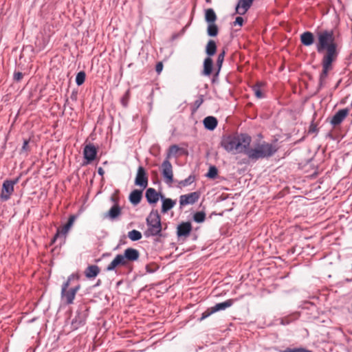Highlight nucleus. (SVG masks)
<instances>
[{
	"label": "nucleus",
	"mask_w": 352,
	"mask_h": 352,
	"mask_svg": "<svg viewBox=\"0 0 352 352\" xmlns=\"http://www.w3.org/2000/svg\"><path fill=\"white\" fill-rule=\"evenodd\" d=\"M126 265L129 262H133L138 260L140 257V253L136 249L129 248L124 251L123 254H121Z\"/></svg>",
	"instance_id": "9"
},
{
	"label": "nucleus",
	"mask_w": 352,
	"mask_h": 352,
	"mask_svg": "<svg viewBox=\"0 0 352 352\" xmlns=\"http://www.w3.org/2000/svg\"><path fill=\"white\" fill-rule=\"evenodd\" d=\"M254 0H239L236 7V12L239 14H244L252 6Z\"/></svg>",
	"instance_id": "14"
},
{
	"label": "nucleus",
	"mask_w": 352,
	"mask_h": 352,
	"mask_svg": "<svg viewBox=\"0 0 352 352\" xmlns=\"http://www.w3.org/2000/svg\"><path fill=\"white\" fill-rule=\"evenodd\" d=\"M213 61L211 58L208 57L204 62L203 74L204 76H210L212 74Z\"/></svg>",
	"instance_id": "21"
},
{
	"label": "nucleus",
	"mask_w": 352,
	"mask_h": 352,
	"mask_svg": "<svg viewBox=\"0 0 352 352\" xmlns=\"http://www.w3.org/2000/svg\"><path fill=\"white\" fill-rule=\"evenodd\" d=\"M129 238L133 241H138L142 238V234L140 231L136 230H133L128 233Z\"/></svg>",
	"instance_id": "29"
},
{
	"label": "nucleus",
	"mask_w": 352,
	"mask_h": 352,
	"mask_svg": "<svg viewBox=\"0 0 352 352\" xmlns=\"http://www.w3.org/2000/svg\"><path fill=\"white\" fill-rule=\"evenodd\" d=\"M163 69V63L162 62H159L157 63L155 66V70L157 74H160Z\"/></svg>",
	"instance_id": "43"
},
{
	"label": "nucleus",
	"mask_w": 352,
	"mask_h": 352,
	"mask_svg": "<svg viewBox=\"0 0 352 352\" xmlns=\"http://www.w3.org/2000/svg\"><path fill=\"white\" fill-rule=\"evenodd\" d=\"M310 131L313 132L315 131V126H311Z\"/></svg>",
	"instance_id": "48"
},
{
	"label": "nucleus",
	"mask_w": 352,
	"mask_h": 352,
	"mask_svg": "<svg viewBox=\"0 0 352 352\" xmlns=\"http://www.w3.org/2000/svg\"><path fill=\"white\" fill-rule=\"evenodd\" d=\"M233 302H234V300L228 299V300H226L225 302L216 304L213 307V308H214L215 312L221 311V310H224V309L231 307L233 305Z\"/></svg>",
	"instance_id": "23"
},
{
	"label": "nucleus",
	"mask_w": 352,
	"mask_h": 352,
	"mask_svg": "<svg viewBox=\"0 0 352 352\" xmlns=\"http://www.w3.org/2000/svg\"><path fill=\"white\" fill-rule=\"evenodd\" d=\"M146 172L143 167L140 166L138 170L137 175L136 176H145Z\"/></svg>",
	"instance_id": "44"
},
{
	"label": "nucleus",
	"mask_w": 352,
	"mask_h": 352,
	"mask_svg": "<svg viewBox=\"0 0 352 352\" xmlns=\"http://www.w3.org/2000/svg\"><path fill=\"white\" fill-rule=\"evenodd\" d=\"M168 160L166 158L161 166L163 176H173V166Z\"/></svg>",
	"instance_id": "19"
},
{
	"label": "nucleus",
	"mask_w": 352,
	"mask_h": 352,
	"mask_svg": "<svg viewBox=\"0 0 352 352\" xmlns=\"http://www.w3.org/2000/svg\"><path fill=\"white\" fill-rule=\"evenodd\" d=\"M217 168L215 166H210L208 172L206 174L205 176H217Z\"/></svg>",
	"instance_id": "40"
},
{
	"label": "nucleus",
	"mask_w": 352,
	"mask_h": 352,
	"mask_svg": "<svg viewBox=\"0 0 352 352\" xmlns=\"http://www.w3.org/2000/svg\"><path fill=\"white\" fill-rule=\"evenodd\" d=\"M250 142L251 137L247 134L241 133L225 137L221 142V145L228 152L245 153Z\"/></svg>",
	"instance_id": "2"
},
{
	"label": "nucleus",
	"mask_w": 352,
	"mask_h": 352,
	"mask_svg": "<svg viewBox=\"0 0 352 352\" xmlns=\"http://www.w3.org/2000/svg\"><path fill=\"white\" fill-rule=\"evenodd\" d=\"M173 177H166V180H167L166 182H168V183H169V182H171L173 181Z\"/></svg>",
	"instance_id": "47"
},
{
	"label": "nucleus",
	"mask_w": 352,
	"mask_h": 352,
	"mask_svg": "<svg viewBox=\"0 0 352 352\" xmlns=\"http://www.w3.org/2000/svg\"><path fill=\"white\" fill-rule=\"evenodd\" d=\"M147 229L144 232L146 237L162 236V226L157 210H152L146 218Z\"/></svg>",
	"instance_id": "4"
},
{
	"label": "nucleus",
	"mask_w": 352,
	"mask_h": 352,
	"mask_svg": "<svg viewBox=\"0 0 352 352\" xmlns=\"http://www.w3.org/2000/svg\"><path fill=\"white\" fill-rule=\"evenodd\" d=\"M349 110L348 109H340L331 119L330 123L334 127L340 125L345 118L349 116Z\"/></svg>",
	"instance_id": "8"
},
{
	"label": "nucleus",
	"mask_w": 352,
	"mask_h": 352,
	"mask_svg": "<svg viewBox=\"0 0 352 352\" xmlns=\"http://www.w3.org/2000/svg\"><path fill=\"white\" fill-rule=\"evenodd\" d=\"M216 51H217L216 43L212 40H210L208 42L207 45H206V54L208 56H213L216 53Z\"/></svg>",
	"instance_id": "27"
},
{
	"label": "nucleus",
	"mask_w": 352,
	"mask_h": 352,
	"mask_svg": "<svg viewBox=\"0 0 352 352\" xmlns=\"http://www.w3.org/2000/svg\"><path fill=\"white\" fill-rule=\"evenodd\" d=\"M243 23V19L241 16H237L234 22V25H239V26H242Z\"/></svg>",
	"instance_id": "42"
},
{
	"label": "nucleus",
	"mask_w": 352,
	"mask_h": 352,
	"mask_svg": "<svg viewBox=\"0 0 352 352\" xmlns=\"http://www.w3.org/2000/svg\"><path fill=\"white\" fill-rule=\"evenodd\" d=\"M127 265L125 263V260L122 257V254H117L113 261L107 266L106 270L108 272L116 271L117 268Z\"/></svg>",
	"instance_id": "10"
},
{
	"label": "nucleus",
	"mask_w": 352,
	"mask_h": 352,
	"mask_svg": "<svg viewBox=\"0 0 352 352\" xmlns=\"http://www.w3.org/2000/svg\"><path fill=\"white\" fill-rule=\"evenodd\" d=\"M252 90L254 91L255 96L257 98L260 99V98H263L264 95H263V91L261 89V86H260L259 83H257L256 85H254L252 87Z\"/></svg>",
	"instance_id": "33"
},
{
	"label": "nucleus",
	"mask_w": 352,
	"mask_h": 352,
	"mask_svg": "<svg viewBox=\"0 0 352 352\" xmlns=\"http://www.w3.org/2000/svg\"><path fill=\"white\" fill-rule=\"evenodd\" d=\"M129 98H130V90L128 89L121 100V102H122V104H123V106L126 107L127 105Z\"/></svg>",
	"instance_id": "39"
},
{
	"label": "nucleus",
	"mask_w": 352,
	"mask_h": 352,
	"mask_svg": "<svg viewBox=\"0 0 352 352\" xmlns=\"http://www.w3.org/2000/svg\"><path fill=\"white\" fill-rule=\"evenodd\" d=\"M142 199V191L138 190H135L131 192L129 199L130 201L133 204H138L140 202Z\"/></svg>",
	"instance_id": "26"
},
{
	"label": "nucleus",
	"mask_w": 352,
	"mask_h": 352,
	"mask_svg": "<svg viewBox=\"0 0 352 352\" xmlns=\"http://www.w3.org/2000/svg\"><path fill=\"white\" fill-rule=\"evenodd\" d=\"M185 155H187V151L184 148L179 147L176 144H173L169 147L166 158L170 159L171 157H179Z\"/></svg>",
	"instance_id": "11"
},
{
	"label": "nucleus",
	"mask_w": 352,
	"mask_h": 352,
	"mask_svg": "<svg viewBox=\"0 0 352 352\" xmlns=\"http://www.w3.org/2000/svg\"><path fill=\"white\" fill-rule=\"evenodd\" d=\"M19 182L18 178L15 179H6L4 181L0 195V197L3 201H7L14 192V186Z\"/></svg>",
	"instance_id": "6"
},
{
	"label": "nucleus",
	"mask_w": 352,
	"mask_h": 352,
	"mask_svg": "<svg viewBox=\"0 0 352 352\" xmlns=\"http://www.w3.org/2000/svg\"><path fill=\"white\" fill-rule=\"evenodd\" d=\"M215 313V311L213 308V307H210L208 309H207L203 314H202V316H201V320H204L205 318H208V316H210V315H212V314Z\"/></svg>",
	"instance_id": "37"
},
{
	"label": "nucleus",
	"mask_w": 352,
	"mask_h": 352,
	"mask_svg": "<svg viewBox=\"0 0 352 352\" xmlns=\"http://www.w3.org/2000/svg\"><path fill=\"white\" fill-rule=\"evenodd\" d=\"M193 219L197 223H202L206 219V213L204 212H197L193 215Z\"/></svg>",
	"instance_id": "31"
},
{
	"label": "nucleus",
	"mask_w": 352,
	"mask_h": 352,
	"mask_svg": "<svg viewBox=\"0 0 352 352\" xmlns=\"http://www.w3.org/2000/svg\"><path fill=\"white\" fill-rule=\"evenodd\" d=\"M316 50L322 55L321 60L322 72L319 77V88L326 84V80L330 71L333 69V63L338 56V44L335 41L332 30H324L318 33Z\"/></svg>",
	"instance_id": "1"
},
{
	"label": "nucleus",
	"mask_w": 352,
	"mask_h": 352,
	"mask_svg": "<svg viewBox=\"0 0 352 352\" xmlns=\"http://www.w3.org/2000/svg\"><path fill=\"white\" fill-rule=\"evenodd\" d=\"M76 218H77L76 215H74V214L71 215L68 219L67 223L66 224H65L63 226H62L61 228L58 229L57 233L56 234L54 240H55L60 234L66 235L67 234L68 231L69 230V229L73 226Z\"/></svg>",
	"instance_id": "13"
},
{
	"label": "nucleus",
	"mask_w": 352,
	"mask_h": 352,
	"mask_svg": "<svg viewBox=\"0 0 352 352\" xmlns=\"http://www.w3.org/2000/svg\"><path fill=\"white\" fill-rule=\"evenodd\" d=\"M218 27L215 23H209L207 28V33L210 36H216L218 34Z\"/></svg>",
	"instance_id": "28"
},
{
	"label": "nucleus",
	"mask_w": 352,
	"mask_h": 352,
	"mask_svg": "<svg viewBox=\"0 0 352 352\" xmlns=\"http://www.w3.org/2000/svg\"><path fill=\"white\" fill-rule=\"evenodd\" d=\"M175 205V201L169 198H164L162 202V212L166 213Z\"/></svg>",
	"instance_id": "24"
},
{
	"label": "nucleus",
	"mask_w": 352,
	"mask_h": 352,
	"mask_svg": "<svg viewBox=\"0 0 352 352\" xmlns=\"http://www.w3.org/2000/svg\"><path fill=\"white\" fill-rule=\"evenodd\" d=\"M215 313V311L213 308V307H210L208 309H207L203 314H202V316H201V320H204L205 318H208V316H210V315H212V314Z\"/></svg>",
	"instance_id": "38"
},
{
	"label": "nucleus",
	"mask_w": 352,
	"mask_h": 352,
	"mask_svg": "<svg viewBox=\"0 0 352 352\" xmlns=\"http://www.w3.org/2000/svg\"><path fill=\"white\" fill-rule=\"evenodd\" d=\"M217 17V15L212 8H208L206 10L205 19L206 22L209 23H214Z\"/></svg>",
	"instance_id": "25"
},
{
	"label": "nucleus",
	"mask_w": 352,
	"mask_h": 352,
	"mask_svg": "<svg viewBox=\"0 0 352 352\" xmlns=\"http://www.w3.org/2000/svg\"><path fill=\"white\" fill-rule=\"evenodd\" d=\"M206 1H207V2H210V0H206Z\"/></svg>",
	"instance_id": "50"
},
{
	"label": "nucleus",
	"mask_w": 352,
	"mask_h": 352,
	"mask_svg": "<svg viewBox=\"0 0 352 352\" xmlns=\"http://www.w3.org/2000/svg\"><path fill=\"white\" fill-rule=\"evenodd\" d=\"M28 143H29L28 140H24L23 146L21 148V153L22 152L27 153L29 151Z\"/></svg>",
	"instance_id": "41"
},
{
	"label": "nucleus",
	"mask_w": 352,
	"mask_h": 352,
	"mask_svg": "<svg viewBox=\"0 0 352 352\" xmlns=\"http://www.w3.org/2000/svg\"><path fill=\"white\" fill-rule=\"evenodd\" d=\"M278 151V147L275 144L262 142L255 144L252 148L248 147L245 154L250 159L258 160L268 158L272 156Z\"/></svg>",
	"instance_id": "3"
},
{
	"label": "nucleus",
	"mask_w": 352,
	"mask_h": 352,
	"mask_svg": "<svg viewBox=\"0 0 352 352\" xmlns=\"http://www.w3.org/2000/svg\"><path fill=\"white\" fill-rule=\"evenodd\" d=\"M23 74L21 72H16L14 75V78L16 81H20L23 78Z\"/></svg>",
	"instance_id": "45"
},
{
	"label": "nucleus",
	"mask_w": 352,
	"mask_h": 352,
	"mask_svg": "<svg viewBox=\"0 0 352 352\" xmlns=\"http://www.w3.org/2000/svg\"><path fill=\"white\" fill-rule=\"evenodd\" d=\"M147 201L151 204H155L159 200V194L154 188H149L146 192Z\"/></svg>",
	"instance_id": "18"
},
{
	"label": "nucleus",
	"mask_w": 352,
	"mask_h": 352,
	"mask_svg": "<svg viewBox=\"0 0 352 352\" xmlns=\"http://www.w3.org/2000/svg\"><path fill=\"white\" fill-rule=\"evenodd\" d=\"M280 352H312L311 351H309L308 349H306L303 347H298V348H287L283 351H281Z\"/></svg>",
	"instance_id": "36"
},
{
	"label": "nucleus",
	"mask_w": 352,
	"mask_h": 352,
	"mask_svg": "<svg viewBox=\"0 0 352 352\" xmlns=\"http://www.w3.org/2000/svg\"><path fill=\"white\" fill-rule=\"evenodd\" d=\"M98 173L100 175H103L104 174V170L102 168H100V167L98 168Z\"/></svg>",
	"instance_id": "46"
},
{
	"label": "nucleus",
	"mask_w": 352,
	"mask_h": 352,
	"mask_svg": "<svg viewBox=\"0 0 352 352\" xmlns=\"http://www.w3.org/2000/svg\"><path fill=\"white\" fill-rule=\"evenodd\" d=\"M300 41L305 46H310L314 43V36L311 32H305L300 35Z\"/></svg>",
	"instance_id": "16"
},
{
	"label": "nucleus",
	"mask_w": 352,
	"mask_h": 352,
	"mask_svg": "<svg viewBox=\"0 0 352 352\" xmlns=\"http://www.w3.org/2000/svg\"><path fill=\"white\" fill-rule=\"evenodd\" d=\"M225 57V51H223L218 55V58L217 60V71L215 74V76H218L219 71L222 67V64L224 60Z\"/></svg>",
	"instance_id": "30"
},
{
	"label": "nucleus",
	"mask_w": 352,
	"mask_h": 352,
	"mask_svg": "<svg viewBox=\"0 0 352 352\" xmlns=\"http://www.w3.org/2000/svg\"><path fill=\"white\" fill-rule=\"evenodd\" d=\"M351 107H352V100H351Z\"/></svg>",
	"instance_id": "49"
},
{
	"label": "nucleus",
	"mask_w": 352,
	"mask_h": 352,
	"mask_svg": "<svg viewBox=\"0 0 352 352\" xmlns=\"http://www.w3.org/2000/svg\"><path fill=\"white\" fill-rule=\"evenodd\" d=\"M195 182V177H187L186 179L180 181L178 183V187L180 188H184Z\"/></svg>",
	"instance_id": "32"
},
{
	"label": "nucleus",
	"mask_w": 352,
	"mask_h": 352,
	"mask_svg": "<svg viewBox=\"0 0 352 352\" xmlns=\"http://www.w3.org/2000/svg\"><path fill=\"white\" fill-rule=\"evenodd\" d=\"M204 124L206 129L214 130L217 125V120L213 116H208L204 118Z\"/></svg>",
	"instance_id": "20"
},
{
	"label": "nucleus",
	"mask_w": 352,
	"mask_h": 352,
	"mask_svg": "<svg viewBox=\"0 0 352 352\" xmlns=\"http://www.w3.org/2000/svg\"><path fill=\"white\" fill-rule=\"evenodd\" d=\"M97 148L92 144H87L83 150L85 159L90 162L95 160L97 154Z\"/></svg>",
	"instance_id": "12"
},
{
	"label": "nucleus",
	"mask_w": 352,
	"mask_h": 352,
	"mask_svg": "<svg viewBox=\"0 0 352 352\" xmlns=\"http://www.w3.org/2000/svg\"><path fill=\"white\" fill-rule=\"evenodd\" d=\"M148 177H136L135 184L141 186L142 188H145L148 184Z\"/></svg>",
	"instance_id": "35"
},
{
	"label": "nucleus",
	"mask_w": 352,
	"mask_h": 352,
	"mask_svg": "<svg viewBox=\"0 0 352 352\" xmlns=\"http://www.w3.org/2000/svg\"><path fill=\"white\" fill-rule=\"evenodd\" d=\"M99 273L100 268L98 265H89L85 271V275L88 278H95L98 275Z\"/></svg>",
	"instance_id": "17"
},
{
	"label": "nucleus",
	"mask_w": 352,
	"mask_h": 352,
	"mask_svg": "<svg viewBox=\"0 0 352 352\" xmlns=\"http://www.w3.org/2000/svg\"><path fill=\"white\" fill-rule=\"evenodd\" d=\"M200 197V193L199 192H193L186 195H182L179 197V205L180 207L185 206L186 205H192L196 203Z\"/></svg>",
	"instance_id": "7"
},
{
	"label": "nucleus",
	"mask_w": 352,
	"mask_h": 352,
	"mask_svg": "<svg viewBox=\"0 0 352 352\" xmlns=\"http://www.w3.org/2000/svg\"><path fill=\"white\" fill-rule=\"evenodd\" d=\"M192 230V226L190 222H183L177 227V235L179 236H187Z\"/></svg>",
	"instance_id": "15"
},
{
	"label": "nucleus",
	"mask_w": 352,
	"mask_h": 352,
	"mask_svg": "<svg viewBox=\"0 0 352 352\" xmlns=\"http://www.w3.org/2000/svg\"><path fill=\"white\" fill-rule=\"evenodd\" d=\"M86 74L85 72H80L77 74L76 77V82L80 86L82 85L85 80Z\"/></svg>",
	"instance_id": "34"
},
{
	"label": "nucleus",
	"mask_w": 352,
	"mask_h": 352,
	"mask_svg": "<svg viewBox=\"0 0 352 352\" xmlns=\"http://www.w3.org/2000/svg\"><path fill=\"white\" fill-rule=\"evenodd\" d=\"M75 278L78 279V276L74 274L71 275L62 286L61 296L63 300L68 305L74 302L76 294L80 287V285H78L73 288L68 289L70 281Z\"/></svg>",
	"instance_id": "5"
},
{
	"label": "nucleus",
	"mask_w": 352,
	"mask_h": 352,
	"mask_svg": "<svg viewBox=\"0 0 352 352\" xmlns=\"http://www.w3.org/2000/svg\"><path fill=\"white\" fill-rule=\"evenodd\" d=\"M121 214V208L120 207L115 204L113 206H112L110 210H109L108 213L106 214L107 217L111 219H114L117 217H118Z\"/></svg>",
	"instance_id": "22"
}]
</instances>
